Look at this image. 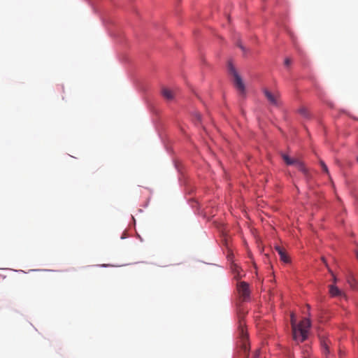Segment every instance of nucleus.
Returning a JSON list of instances; mask_svg holds the SVG:
<instances>
[{
    "mask_svg": "<svg viewBox=\"0 0 358 358\" xmlns=\"http://www.w3.org/2000/svg\"><path fill=\"white\" fill-rule=\"evenodd\" d=\"M237 290L240 294V296L243 299V300H246L249 298L250 291L249 289L248 283L242 281L239 282L237 284Z\"/></svg>",
    "mask_w": 358,
    "mask_h": 358,
    "instance_id": "39448f33",
    "label": "nucleus"
},
{
    "mask_svg": "<svg viewBox=\"0 0 358 358\" xmlns=\"http://www.w3.org/2000/svg\"><path fill=\"white\" fill-rule=\"evenodd\" d=\"M264 94L270 103L275 106L278 104L279 94L278 92L272 93L268 90L265 89L264 90Z\"/></svg>",
    "mask_w": 358,
    "mask_h": 358,
    "instance_id": "423d86ee",
    "label": "nucleus"
},
{
    "mask_svg": "<svg viewBox=\"0 0 358 358\" xmlns=\"http://www.w3.org/2000/svg\"><path fill=\"white\" fill-rule=\"evenodd\" d=\"M291 326L292 330V337L297 343H302L308 338V330L311 323L309 318H304L299 324L296 323L294 313L291 314Z\"/></svg>",
    "mask_w": 358,
    "mask_h": 358,
    "instance_id": "f257e3e1",
    "label": "nucleus"
},
{
    "mask_svg": "<svg viewBox=\"0 0 358 358\" xmlns=\"http://www.w3.org/2000/svg\"><path fill=\"white\" fill-rule=\"evenodd\" d=\"M196 118H197V120H198L199 121L200 120V119H201V116H200V115H199V114H197V115H196Z\"/></svg>",
    "mask_w": 358,
    "mask_h": 358,
    "instance_id": "dca6fc26",
    "label": "nucleus"
},
{
    "mask_svg": "<svg viewBox=\"0 0 358 358\" xmlns=\"http://www.w3.org/2000/svg\"><path fill=\"white\" fill-rule=\"evenodd\" d=\"M292 63V61L289 58H286L285 59L284 64L285 66H289Z\"/></svg>",
    "mask_w": 358,
    "mask_h": 358,
    "instance_id": "ddd939ff",
    "label": "nucleus"
},
{
    "mask_svg": "<svg viewBox=\"0 0 358 358\" xmlns=\"http://www.w3.org/2000/svg\"><path fill=\"white\" fill-rule=\"evenodd\" d=\"M320 164L321 165L322 171L324 172H325L327 174H329L328 168H327V165L325 164V163L322 160H320Z\"/></svg>",
    "mask_w": 358,
    "mask_h": 358,
    "instance_id": "9b49d317",
    "label": "nucleus"
},
{
    "mask_svg": "<svg viewBox=\"0 0 358 358\" xmlns=\"http://www.w3.org/2000/svg\"><path fill=\"white\" fill-rule=\"evenodd\" d=\"M275 250L278 252L281 261H282L285 263L289 262V258L287 255L285 250L282 248H281L280 246H276Z\"/></svg>",
    "mask_w": 358,
    "mask_h": 358,
    "instance_id": "6e6552de",
    "label": "nucleus"
},
{
    "mask_svg": "<svg viewBox=\"0 0 358 358\" xmlns=\"http://www.w3.org/2000/svg\"><path fill=\"white\" fill-rule=\"evenodd\" d=\"M238 45L241 49H243V46H242L241 45L238 44Z\"/></svg>",
    "mask_w": 358,
    "mask_h": 358,
    "instance_id": "a211bd4d",
    "label": "nucleus"
},
{
    "mask_svg": "<svg viewBox=\"0 0 358 358\" xmlns=\"http://www.w3.org/2000/svg\"><path fill=\"white\" fill-rule=\"evenodd\" d=\"M234 271L237 272V273L235 275V278L236 279L241 278L242 275L238 271V266L234 265Z\"/></svg>",
    "mask_w": 358,
    "mask_h": 358,
    "instance_id": "f8f14e48",
    "label": "nucleus"
},
{
    "mask_svg": "<svg viewBox=\"0 0 358 358\" xmlns=\"http://www.w3.org/2000/svg\"><path fill=\"white\" fill-rule=\"evenodd\" d=\"M321 347L322 350V352L324 355H327L329 353V347H328V341L326 340H323L321 341Z\"/></svg>",
    "mask_w": 358,
    "mask_h": 358,
    "instance_id": "9d476101",
    "label": "nucleus"
},
{
    "mask_svg": "<svg viewBox=\"0 0 358 358\" xmlns=\"http://www.w3.org/2000/svg\"><path fill=\"white\" fill-rule=\"evenodd\" d=\"M329 293L332 296H341L344 295L342 291L334 285L329 286Z\"/></svg>",
    "mask_w": 358,
    "mask_h": 358,
    "instance_id": "1a4fd4ad",
    "label": "nucleus"
},
{
    "mask_svg": "<svg viewBox=\"0 0 358 358\" xmlns=\"http://www.w3.org/2000/svg\"><path fill=\"white\" fill-rule=\"evenodd\" d=\"M357 162H358V157H357Z\"/></svg>",
    "mask_w": 358,
    "mask_h": 358,
    "instance_id": "aec40b11",
    "label": "nucleus"
},
{
    "mask_svg": "<svg viewBox=\"0 0 358 358\" xmlns=\"http://www.w3.org/2000/svg\"><path fill=\"white\" fill-rule=\"evenodd\" d=\"M282 157L287 165H294L301 172L306 173L303 163L299 159H292L286 154H282Z\"/></svg>",
    "mask_w": 358,
    "mask_h": 358,
    "instance_id": "20e7f679",
    "label": "nucleus"
},
{
    "mask_svg": "<svg viewBox=\"0 0 358 358\" xmlns=\"http://www.w3.org/2000/svg\"><path fill=\"white\" fill-rule=\"evenodd\" d=\"M336 281H337V278L335 276H334V282H336Z\"/></svg>",
    "mask_w": 358,
    "mask_h": 358,
    "instance_id": "f3484780",
    "label": "nucleus"
},
{
    "mask_svg": "<svg viewBox=\"0 0 358 358\" xmlns=\"http://www.w3.org/2000/svg\"><path fill=\"white\" fill-rule=\"evenodd\" d=\"M307 308H308V310H310V306L309 305H307Z\"/></svg>",
    "mask_w": 358,
    "mask_h": 358,
    "instance_id": "6ab92c4d",
    "label": "nucleus"
},
{
    "mask_svg": "<svg viewBox=\"0 0 358 358\" xmlns=\"http://www.w3.org/2000/svg\"><path fill=\"white\" fill-rule=\"evenodd\" d=\"M259 351L256 350L253 354L252 358H259Z\"/></svg>",
    "mask_w": 358,
    "mask_h": 358,
    "instance_id": "4468645a",
    "label": "nucleus"
},
{
    "mask_svg": "<svg viewBox=\"0 0 358 358\" xmlns=\"http://www.w3.org/2000/svg\"><path fill=\"white\" fill-rule=\"evenodd\" d=\"M228 71L234 78L233 82L235 87L238 91L239 94L242 96H244L246 92L245 84L241 77L236 71L235 67L231 62H229L228 64Z\"/></svg>",
    "mask_w": 358,
    "mask_h": 358,
    "instance_id": "f03ea898",
    "label": "nucleus"
},
{
    "mask_svg": "<svg viewBox=\"0 0 358 358\" xmlns=\"http://www.w3.org/2000/svg\"><path fill=\"white\" fill-rule=\"evenodd\" d=\"M239 335L241 339V348L246 356L250 350V345L248 341V334L242 325L239 327Z\"/></svg>",
    "mask_w": 358,
    "mask_h": 358,
    "instance_id": "7ed1b4c3",
    "label": "nucleus"
},
{
    "mask_svg": "<svg viewBox=\"0 0 358 358\" xmlns=\"http://www.w3.org/2000/svg\"><path fill=\"white\" fill-rule=\"evenodd\" d=\"M300 113L302 114H305V109H301Z\"/></svg>",
    "mask_w": 358,
    "mask_h": 358,
    "instance_id": "2eb2a0df",
    "label": "nucleus"
},
{
    "mask_svg": "<svg viewBox=\"0 0 358 358\" xmlns=\"http://www.w3.org/2000/svg\"><path fill=\"white\" fill-rule=\"evenodd\" d=\"M162 94L163 97L167 101H171L173 99L175 94L173 90L167 87H163L162 90Z\"/></svg>",
    "mask_w": 358,
    "mask_h": 358,
    "instance_id": "0eeeda50",
    "label": "nucleus"
}]
</instances>
